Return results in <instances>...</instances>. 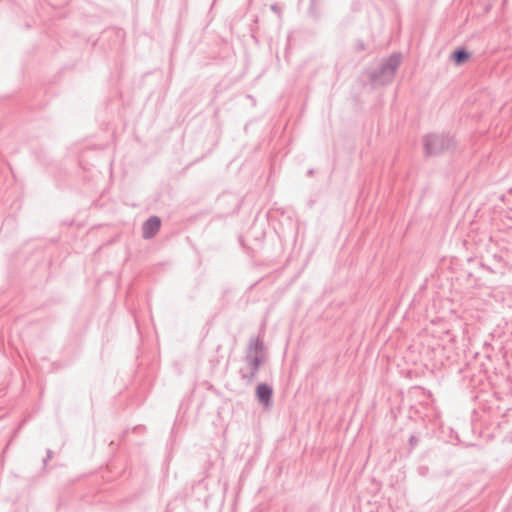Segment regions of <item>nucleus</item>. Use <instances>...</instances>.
Segmentation results:
<instances>
[{
  "label": "nucleus",
  "mask_w": 512,
  "mask_h": 512,
  "mask_svg": "<svg viewBox=\"0 0 512 512\" xmlns=\"http://www.w3.org/2000/svg\"><path fill=\"white\" fill-rule=\"evenodd\" d=\"M401 54L393 53L377 69L370 74V81L374 86L386 85L392 82L401 63Z\"/></svg>",
  "instance_id": "obj_1"
},
{
  "label": "nucleus",
  "mask_w": 512,
  "mask_h": 512,
  "mask_svg": "<svg viewBox=\"0 0 512 512\" xmlns=\"http://www.w3.org/2000/svg\"><path fill=\"white\" fill-rule=\"evenodd\" d=\"M423 145L427 156H435L454 149L456 143L449 134L431 133L423 138Z\"/></svg>",
  "instance_id": "obj_2"
},
{
  "label": "nucleus",
  "mask_w": 512,
  "mask_h": 512,
  "mask_svg": "<svg viewBox=\"0 0 512 512\" xmlns=\"http://www.w3.org/2000/svg\"><path fill=\"white\" fill-rule=\"evenodd\" d=\"M244 362L245 366L239 370L240 379L250 385L255 380L261 365L265 362V355L245 354Z\"/></svg>",
  "instance_id": "obj_3"
},
{
  "label": "nucleus",
  "mask_w": 512,
  "mask_h": 512,
  "mask_svg": "<svg viewBox=\"0 0 512 512\" xmlns=\"http://www.w3.org/2000/svg\"><path fill=\"white\" fill-rule=\"evenodd\" d=\"M273 388L267 383H260L256 387L257 400L265 407L272 406Z\"/></svg>",
  "instance_id": "obj_4"
},
{
  "label": "nucleus",
  "mask_w": 512,
  "mask_h": 512,
  "mask_svg": "<svg viewBox=\"0 0 512 512\" xmlns=\"http://www.w3.org/2000/svg\"><path fill=\"white\" fill-rule=\"evenodd\" d=\"M161 220L158 216L149 217L142 226V236L144 239L153 238L160 230Z\"/></svg>",
  "instance_id": "obj_5"
},
{
  "label": "nucleus",
  "mask_w": 512,
  "mask_h": 512,
  "mask_svg": "<svg viewBox=\"0 0 512 512\" xmlns=\"http://www.w3.org/2000/svg\"><path fill=\"white\" fill-rule=\"evenodd\" d=\"M266 347L260 337H250L245 354L264 355Z\"/></svg>",
  "instance_id": "obj_6"
},
{
  "label": "nucleus",
  "mask_w": 512,
  "mask_h": 512,
  "mask_svg": "<svg viewBox=\"0 0 512 512\" xmlns=\"http://www.w3.org/2000/svg\"><path fill=\"white\" fill-rule=\"evenodd\" d=\"M469 57H470V53L464 47H460V48L455 49L454 52L452 53V56H451L453 62L456 65L463 64L464 62H466L469 59Z\"/></svg>",
  "instance_id": "obj_7"
},
{
  "label": "nucleus",
  "mask_w": 512,
  "mask_h": 512,
  "mask_svg": "<svg viewBox=\"0 0 512 512\" xmlns=\"http://www.w3.org/2000/svg\"><path fill=\"white\" fill-rule=\"evenodd\" d=\"M408 442H409L410 450H412L419 443V439H418V437L416 435H411L409 440H408Z\"/></svg>",
  "instance_id": "obj_8"
},
{
  "label": "nucleus",
  "mask_w": 512,
  "mask_h": 512,
  "mask_svg": "<svg viewBox=\"0 0 512 512\" xmlns=\"http://www.w3.org/2000/svg\"><path fill=\"white\" fill-rule=\"evenodd\" d=\"M52 454H53L52 451L50 449H47L46 457L43 459L44 465H46L48 460H50L52 458Z\"/></svg>",
  "instance_id": "obj_9"
},
{
  "label": "nucleus",
  "mask_w": 512,
  "mask_h": 512,
  "mask_svg": "<svg viewBox=\"0 0 512 512\" xmlns=\"http://www.w3.org/2000/svg\"><path fill=\"white\" fill-rule=\"evenodd\" d=\"M365 49V44L363 41H358L357 42V50L358 51H363Z\"/></svg>",
  "instance_id": "obj_10"
},
{
  "label": "nucleus",
  "mask_w": 512,
  "mask_h": 512,
  "mask_svg": "<svg viewBox=\"0 0 512 512\" xmlns=\"http://www.w3.org/2000/svg\"><path fill=\"white\" fill-rule=\"evenodd\" d=\"M270 8H271V10H272L273 12H275V13H277V14H280V8L278 7V5H277V4H273V5H271V7H270Z\"/></svg>",
  "instance_id": "obj_11"
},
{
  "label": "nucleus",
  "mask_w": 512,
  "mask_h": 512,
  "mask_svg": "<svg viewBox=\"0 0 512 512\" xmlns=\"http://www.w3.org/2000/svg\"><path fill=\"white\" fill-rule=\"evenodd\" d=\"M419 472L422 475H426L428 473V467H424V466L419 467Z\"/></svg>",
  "instance_id": "obj_12"
},
{
  "label": "nucleus",
  "mask_w": 512,
  "mask_h": 512,
  "mask_svg": "<svg viewBox=\"0 0 512 512\" xmlns=\"http://www.w3.org/2000/svg\"><path fill=\"white\" fill-rule=\"evenodd\" d=\"M313 173H314V170H313V169H310V170L307 172V174H308L309 176L313 175Z\"/></svg>",
  "instance_id": "obj_13"
},
{
  "label": "nucleus",
  "mask_w": 512,
  "mask_h": 512,
  "mask_svg": "<svg viewBox=\"0 0 512 512\" xmlns=\"http://www.w3.org/2000/svg\"><path fill=\"white\" fill-rule=\"evenodd\" d=\"M315 0H311V3L314 4Z\"/></svg>",
  "instance_id": "obj_14"
}]
</instances>
